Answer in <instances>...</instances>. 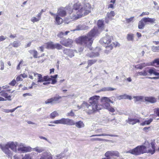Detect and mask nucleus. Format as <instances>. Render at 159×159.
Here are the masks:
<instances>
[{"label": "nucleus", "instance_id": "ea45409f", "mask_svg": "<svg viewBox=\"0 0 159 159\" xmlns=\"http://www.w3.org/2000/svg\"><path fill=\"white\" fill-rule=\"evenodd\" d=\"M62 46L60 44L58 43H54V49H57L58 50H60L62 49Z\"/></svg>", "mask_w": 159, "mask_h": 159}, {"label": "nucleus", "instance_id": "c85d7f7f", "mask_svg": "<svg viewBox=\"0 0 159 159\" xmlns=\"http://www.w3.org/2000/svg\"><path fill=\"white\" fill-rule=\"evenodd\" d=\"M152 121V119H150L148 120H145L144 121L141 123L140 125L141 126H144L146 125H149Z\"/></svg>", "mask_w": 159, "mask_h": 159}, {"label": "nucleus", "instance_id": "7ed1b4c3", "mask_svg": "<svg viewBox=\"0 0 159 159\" xmlns=\"http://www.w3.org/2000/svg\"><path fill=\"white\" fill-rule=\"evenodd\" d=\"M145 146H138L135 148L126 152V153H130L135 156L140 155L145 153H149L153 154L155 152V144L151 142V144L148 141L145 142Z\"/></svg>", "mask_w": 159, "mask_h": 159}, {"label": "nucleus", "instance_id": "37998d69", "mask_svg": "<svg viewBox=\"0 0 159 159\" xmlns=\"http://www.w3.org/2000/svg\"><path fill=\"white\" fill-rule=\"evenodd\" d=\"M112 151H108L106 152L105 156L109 158L111 156H113Z\"/></svg>", "mask_w": 159, "mask_h": 159}, {"label": "nucleus", "instance_id": "39448f33", "mask_svg": "<svg viewBox=\"0 0 159 159\" xmlns=\"http://www.w3.org/2000/svg\"><path fill=\"white\" fill-rule=\"evenodd\" d=\"M20 143L17 142H9L4 145L0 144V148L3 152L7 155V157L11 159L12 158V153L9 149L10 148L13 152H17L18 150L17 147H19Z\"/></svg>", "mask_w": 159, "mask_h": 159}, {"label": "nucleus", "instance_id": "49530a36", "mask_svg": "<svg viewBox=\"0 0 159 159\" xmlns=\"http://www.w3.org/2000/svg\"><path fill=\"white\" fill-rule=\"evenodd\" d=\"M21 159H32L30 154H26Z\"/></svg>", "mask_w": 159, "mask_h": 159}, {"label": "nucleus", "instance_id": "5701e85b", "mask_svg": "<svg viewBox=\"0 0 159 159\" xmlns=\"http://www.w3.org/2000/svg\"><path fill=\"white\" fill-rule=\"evenodd\" d=\"M98 52H91L86 54V56L90 58H94L98 57L99 56Z\"/></svg>", "mask_w": 159, "mask_h": 159}, {"label": "nucleus", "instance_id": "2eb2a0df", "mask_svg": "<svg viewBox=\"0 0 159 159\" xmlns=\"http://www.w3.org/2000/svg\"><path fill=\"white\" fill-rule=\"evenodd\" d=\"M115 15V13L113 11H111L110 12H107L105 19V22L106 23H108L109 20L112 19V18Z\"/></svg>", "mask_w": 159, "mask_h": 159}, {"label": "nucleus", "instance_id": "c756f323", "mask_svg": "<svg viewBox=\"0 0 159 159\" xmlns=\"http://www.w3.org/2000/svg\"><path fill=\"white\" fill-rule=\"evenodd\" d=\"M29 52L31 54L33 55L34 58H37L38 57V52L36 50H31L29 51Z\"/></svg>", "mask_w": 159, "mask_h": 159}, {"label": "nucleus", "instance_id": "f3484780", "mask_svg": "<svg viewBox=\"0 0 159 159\" xmlns=\"http://www.w3.org/2000/svg\"><path fill=\"white\" fill-rule=\"evenodd\" d=\"M97 25L98 26V28L97 27H94V28H97L98 30V35L99 34L100 32L102 30L104 27V24L103 21L102 20H99L98 21Z\"/></svg>", "mask_w": 159, "mask_h": 159}, {"label": "nucleus", "instance_id": "412c9836", "mask_svg": "<svg viewBox=\"0 0 159 159\" xmlns=\"http://www.w3.org/2000/svg\"><path fill=\"white\" fill-rule=\"evenodd\" d=\"M89 29V27L88 26H86L84 24L80 25L77 26L76 29L73 30V31L86 30Z\"/></svg>", "mask_w": 159, "mask_h": 159}, {"label": "nucleus", "instance_id": "c9c22d12", "mask_svg": "<svg viewBox=\"0 0 159 159\" xmlns=\"http://www.w3.org/2000/svg\"><path fill=\"white\" fill-rule=\"evenodd\" d=\"M149 63L151 64L150 65V66H156L155 64H156L157 65H159V58L155 59L152 62H149Z\"/></svg>", "mask_w": 159, "mask_h": 159}, {"label": "nucleus", "instance_id": "b1692460", "mask_svg": "<svg viewBox=\"0 0 159 159\" xmlns=\"http://www.w3.org/2000/svg\"><path fill=\"white\" fill-rule=\"evenodd\" d=\"M55 18V23L56 24L60 25L62 23L63 19L60 16L56 15Z\"/></svg>", "mask_w": 159, "mask_h": 159}, {"label": "nucleus", "instance_id": "4c0bfd02", "mask_svg": "<svg viewBox=\"0 0 159 159\" xmlns=\"http://www.w3.org/2000/svg\"><path fill=\"white\" fill-rule=\"evenodd\" d=\"M97 61L96 59L89 60L88 61V67L91 66L93 64L95 63Z\"/></svg>", "mask_w": 159, "mask_h": 159}, {"label": "nucleus", "instance_id": "09e8293b", "mask_svg": "<svg viewBox=\"0 0 159 159\" xmlns=\"http://www.w3.org/2000/svg\"><path fill=\"white\" fill-rule=\"evenodd\" d=\"M43 82L50 81L52 80V79L50 78L48 75L44 76L43 77Z\"/></svg>", "mask_w": 159, "mask_h": 159}, {"label": "nucleus", "instance_id": "4d7b16f0", "mask_svg": "<svg viewBox=\"0 0 159 159\" xmlns=\"http://www.w3.org/2000/svg\"><path fill=\"white\" fill-rule=\"evenodd\" d=\"M103 139L101 138H91L90 139V141H103Z\"/></svg>", "mask_w": 159, "mask_h": 159}, {"label": "nucleus", "instance_id": "6e6d98bb", "mask_svg": "<svg viewBox=\"0 0 159 159\" xmlns=\"http://www.w3.org/2000/svg\"><path fill=\"white\" fill-rule=\"evenodd\" d=\"M134 17H131L129 18H126L125 20L127 22L129 23L131 21H133V20L134 19Z\"/></svg>", "mask_w": 159, "mask_h": 159}, {"label": "nucleus", "instance_id": "c03bdc74", "mask_svg": "<svg viewBox=\"0 0 159 159\" xmlns=\"http://www.w3.org/2000/svg\"><path fill=\"white\" fill-rule=\"evenodd\" d=\"M61 97L59 95H57L52 98V99H53V102L54 104L56 102L58 101V100L61 99Z\"/></svg>", "mask_w": 159, "mask_h": 159}, {"label": "nucleus", "instance_id": "052dcab7", "mask_svg": "<svg viewBox=\"0 0 159 159\" xmlns=\"http://www.w3.org/2000/svg\"><path fill=\"white\" fill-rule=\"evenodd\" d=\"M149 13L148 12L146 11L145 12H143L142 14L139 16L140 17H142L144 15H148L149 14Z\"/></svg>", "mask_w": 159, "mask_h": 159}, {"label": "nucleus", "instance_id": "de8ad7c7", "mask_svg": "<svg viewBox=\"0 0 159 159\" xmlns=\"http://www.w3.org/2000/svg\"><path fill=\"white\" fill-rule=\"evenodd\" d=\"M122 97H123V99H129L130 100H131L132 99V97L131 96L126 94L122 95Z\"/></svg>", "mask_w": 159, "mask_h": 159}, {"label": "nucleus", "instance_id": "dca6fc26", "mask_svg": "<svg viewBox=\"0 0 159 159\" xmlns=\"http://www.w3.org/2000/svg\"><path fill=\"white\" fill-rule=\"evenodd\" d=\"M145 102L154 103L157 102V98L154 97H145Z\"/></svg>", "mask_w": 159, "mask_h": 159}, {"label": "nucleus", "instance_id": "9b49d317", "mask_svg": "<svg viewBox=\"0 0 159 159\" xmlns=\"http://www.w3.org/2000/svg\"><path fill=\"white\" fill-rule=\"evenodd\" d=\"M70 5L67 7H61L58 9L56 15L61 17H64L66 15V10H70Z\"/></svg>", "mask_w": 159, "mask_h": 159}, {"label": "nucleus", "instance_id": "9d476101", "mask_svg": "<svg viewBox=\"0 0 159 159\" xmlns=\"http://www.w3.org/2000/svg\"><path fill=\"white\" fill-rule=\"evenodd\" d=\"M17 150L22 152H27L32 151V148L30 146L25 147L24 144L20 143L19 147L17 148Z\"/></svg>", "mask_w": 159, "mask_h": 159}, {"label": "nucleus", "instance_id": "20e7f679", "mask_svg": "<svg viewBox=\"0 0 159 159\" xmlns=\"http://www.w3.org/2000/svg\"><path fill=\"white\" fill-rule=\"evenodd\" d=\"M97 28H93L86 35L79 37L76 39V42L82 45H84L89 48L92 50L91 48L90 47L92 44L93 40V38L98 35V33Z\"/></svg>", "mask_w": 159, "mask_h": 159}, {"label": "nucleus", "instance_id": "bf43d9fd", "mask_svg": "<svg viewBox=\"0 0 159 159\" xmlns=\"http://www.w3.org/2000/svg\"><path fill=\"white\" fill-rule=\"evenodd\" d=\"M154 112L157 114V116H159V108L154 109Z\"/></svg>", "mask_w": 159, "mask_h": 159}, {"label": "nucleus", "instance_id": "f257e3e1", "mask_svg": "<svg viewBox=\"0 0 159 159\" xmlns=\"http://www.w3.org/2000/svg\"><path fill=\"white\" fill-rule=\"evenodd\" d=\"M81 6L80 3L78 2L73 5V9L70 8L69 13L70 14V19L73 20H76L90 12L91 7L89 3L85 4L80 8Z\"/></svg>", "mask_w": 159, "mask_h": 159}, {"label": "nucleus", "instance_id": "2f4dec72", "mask_svg": "<svg viewBox=\"0 0 159 159\" xmlns=\"http://www.w3.org/2000/svg\"><path fill=\"white\" fill-rule=\"evenodd\" d=\"M59 116L58 113L56 111H54L51 113L50 115V118L52 119H54L57 116Z\"/></svg>", "mask_w": 159, "mask_h": 159}, {"label": "nucleus", "instance_id": "473e14b6", "mask_svg": "<svg viewBox=\"0 0 159 159\" xmlns=\"http://www.w3.org/2000/svg\"><path fill=\"white\" fill-rule=\"evenodd\" d=\"M20 41H15L12 43H11L10 45L15 48H17L20 45Z\"/></svg>", "mask_w": 159, "mask_h": 159}, {"label": "nucleus", "instance_id": "a211bd4d", "mask_svg": "<svg viewBox=\"0 0 159 159\" xmlns=\"http://www.w3.org/2000/svg\"><path fill=\"white\" fill-rule=\"evenodd\" d=\"M126 122L130 125H134L137 123H139L140 122L139 119L136 118H128L126 120Z\"/></svg>", "mask_w": 159, "mask_h": 159}, {"label": "nucleus", "instance_id": "5fc2aeb1", "mask_svg": "<svg viewBox=\"0 0 159 159\" xmlns=\"http://www.w3.org/2000/svg\"><path fill=\"white\" fill-rule=\"evenodd\" d=\"M113 156H116L119 157L120 156L119 152L116 151H112Z\"/></svg>", "mask_w": 159, "mask_h": 159}, {"label": "nucleus", "instance_id": "680f3d73", "mask_svg": "<svg viewBox=\"0 0 159 159\" xmlns=\"http://www.w3.org/2000/svg\"><path fill=\"white\" fill-rule=\"evenodd\" d=\"M21 76L20 75L19 76H18L16 78V80L17 81H22V79L21 78Z\"/></svg>", "mask_w": 159, "mask_h": 159}, {"label": "nucleus", "instance_id": "72a5a7b5", "mask_svg": "<svg viewBox=\"0 0 159 159\" xmlns=\"http://www.w3.org/2000/svg\"><path fill=\"white\" fill-rule=\"evenodd\" d=\"M69 33V31H66L64 33L63 32H60L57 34V36L60 38H61L63 37L64 35H67Z\"/></svg>", "mask_w": 159, "mask_h": 159}, {"label": "nucleus", "instance_id": "69168bd1", "mask_svg": "<svg viewBox=\"0 0 159 159\" xmlns=\"http://www.w3.org/2000/svg\"><path fill=\"white\" fill-rule=\"evenodd\" d=\"M74 115V113L72 111V110L70 112L68 113H67V115L68 116H73Z\"/></svg>", "mask_w": 159, "mask_h": 159}, {"label": "nucleus", "instance_id": "e433bc0d", "mask_svg": "<svg viewBox=\"0 0 159 159\" xmlns=\"http://www.w3.org/2000/svg\"><path fill=\"white\" fill-rule=\"evenodd\" d=\"M127 39L129 41H133L134 39V34H128L127 36Z\"/></svg>", "mask_w": 159, "mask_h": 159}, {"label": "nucleus", "instance_id": "aec40b11", "mask_svg": "<svg viewBox=\"0 0 159 159\" xmlns=\"http://www.w3.org/2000/svg\"><path fill=\"white\" fill-rule=\"evenodd\" d=\"M63 52L70 57H72L74 56L73 51L70 49L67 48L64 49L63 50Z\"/></svg>", "mask_w": 159, "mask_h": 159}, {"label": "nucleus", "instance_id": "774afa93", "mask_svg": "<svg viewBox=\"0 0 159 159\" xmlns=\"http://www.w3.org/2000/svg\"><path fill=\"white\" fill-rule=\"evenodd\" d=\"M48 157H47V159H52V155L50 153L48 152Z\"/></svg>", "mask_w": 159, "mask_h": 159}, {"label": "nucleus", "instance_id": "0eeeda50", "mask_svg": "<svg viewBox=\"0 0 159 159\" xmlns=\"http://www.w3.org/2000/svg\"><path fill=\"white\" fill-rule=\"evenodd\" d=\"M156 20L155 19L150 18L149 17H144L142 18L138 23V28L140 29H143L148 23H154Z\"/></svg>", "mask_w": 159, "mask_h": 159}, {"label": "nucleus", "instance_id": "a18cd8bd", "mask_svg": "<svg viewBox=\"0 0 159 159\" xmlns=\"http://www.w3.org/2000/svg\"><path fill=\"white\" fill-rule=\"evenodd\" d=\"M108 120L109 121L112 122V123L114 124V125H116L119 122L118 120L115 119V117H114L113 119H112L109 118Z\"/></svg>", "mask_w": 159, "mask_h": 159}, {"label": "nucleus", "instance_id": "0e129e2a", "mask_svg": "<svg viewBox=\"0 0 159 159\" xmlns=\"http://www.w3.org/2000/svg\"><path fill=\"white\" fill-rule=\"evenodd\" d=\"M7 37H5L3 35H2L0 36V42L1 41H2L3 40L6 39Z\"/></svg>", "mask_w": 159, "mask_h": 159}, {"label": "nucleus", "instance_id": "3c124183", "mask_svg": "<svg viewBox=\"0 0 159 159\" xmlns=\"http://www.w3.org/2000/svg\"><path fill=\"white\" fill-rule=\"evenodd\" d=\"M63 153H61L60 154H57L56 156V159H60L64 157V155H63Z\"/></svg>", "mask_w": 159, "mask_h": 159}, {"label": "nucleus", "instance_id": "4468645a", "mask_svg": "<svg viewBox=\"0 0 159 159\" xmlns=\"http://www.w3.org/2000/svg\"><path fill=\"white\" fill-rule=\"evenodd\" d=\"M60 43L66 47L70 46L73 43V40L69 39H63L60 41Z\"/></svg>", "mask_w": 159, "mask_h": 159}, {"label": "nucleus", "instance_id": "6ab92c4d", "mask_svg": "<svg viewBox=\"0 0 159 159\" xmlns=\"http://www.w3.org/2000/svg\"><path fill=\"white\" fill-rule=\"evenodd\" d=\"M149 62H144L141 63L134 66V67L137 69H142L144 67L147 66H150L151 65Z\"/></svg>", "mask_w": 159, "mask_h": 159}, {"label": "nucleus", "instance_id": "f704fd0d", "mask_svg": "<svg viewBox=\"0 0 159 159\" xmlns=\"http://www.w3.org/2000/svg\"><path fill=\"white\" fill-rule=\"evenodd\" d=\"M109 136L111 137H116L117 136V135H115L113 134H94L90 136V137H95V136Z\"/></svg>", "mask_w": 159, "mask_h": 159}, {"label": "nucleus", "instance_id": "e2e57ef3", "mask_svg": "<svg viewBox=\"0 0 159 159\" xmlns=\"http://www.w3.org/2000/svg\"><path fill=\"white\" fill-rule=\"evenodd\" d=\"M16 84V81L15 80H13L9 84L11 86H14Z\"/></svg>", "mask_w": 159, "mask_h": 159}, {"label": "nucleus", "instance_id": "603ef678", "mask_svg": "<svg viewBox=\"0 0 159 159\" xmlns=\"http://www.w3.org/2000/svg\"><path fill=\"white\" fill-rule=\"evenodd\" d=\"M156 70L155 69L153 68H151L148 70V72L150 74H154L155 71Z\"/></svg>", "mask_w": 159, "mask_h": 159}, {"label": "nucleus", "instance_id": "f8f14e48", "mask_svg": "<svg viewBox=\"0 0 159 159\" xmlns=\"http://www.w3.org/2000/svg\"><path fill=\"white\" fill-rule=\"evenodd\" d=\"M112 37L108 35H106L100 40V43H104L108 45L110 44L112 41Z\"/></svg>", "mask_w": 159, "mask_h": 159}, {"label": "nucleus", "instance_id": "f03ea898", "mask_svg": "<svg viewBox=\"0 0 159 159\" xmlns=\"http://www.w3.org/2000/svg\"><path fill=\"white\" fill-rule=\"evenodd\" d=\"M99 98V96L96 95L92 97L89 99V103L83 101L80 106L78 105L77 107L78 109L84 108L88 114H94L101 109L98 102Z\"/></svg>", "mask_w": 159, "mask_h": 159}, {"label": "nucleus", "instance_id": "13d9d810", "mask_svg": "<svg viewBox=\"0 0 159 159\" xmlns=\"http://www.w3.org/2000/svg\"><path fill=\"white\" fill-rule=\"evenodd\" d=\"M0 66H1L0 70H3L4 69V63L2 61H0Z\"/></svg>", "mask_w": 159, "mask_h": 159}, {"label": "nucleus", "instance_id": "6e6552de", "mask_svg": "<svg viewBox=\"0 0 159 159\" xmlns=\"http://www.w3.org/2000/svg\"><path fill=\"white\" fill-rule=\"evenodd\" d=\"M50 123L56 124H61L67 125H71L74 124L73 121L69 118H62L60 120L52 121Z\"/></svg>", "mask_w": 159, "mask_h": 159}, {"label": "nucleus", "instance_id": "58836bf2", "mask_svg": "<svg viewBox=\"0 0 159 159\" xmlns=\"http://www.w3.org/2000/svg\"><path fill=\"white\" fill-rule=\"evenodd\" d=\"M53 100L52 98L48 99L45 101L44 103L46 104H50L51 105H53L54 104Z\"/></svg>", "mask_w": 159, "mask_h": 159}, {"label": "nucleus", "instance_id": "864d4df0", "mask_svg": "<svg viewBox=\"0 0 159 159\" xmlns=\"http://www.w3.org/2000/svg\"><path fill=\"white\" fill-rule=\"evenodd\" d=\"M152 50L154 52H157L159 50V46H153L152 48Z\"/></svg>", "mask_w": 159, "mask_h": 159}, {"label": "nucleus", "instance_id": "423d86ee", "mask_svg": "<svg viewBox=\"0 0 159 159\" xmlns=\"http://www.w3.org/2000/svg\"><path fill=\"white\" fill-rule=\"evenodd\" d=\"M116 98L114 96H112L110 98L107 97H102V98L101 101L102 103V107L105 109H107L109 111L114 112L115 111L114 108L110 105V104L108 102H110L112 103H114L113 101H116Z\"/></svg>", "mask_w": 159, "mask_h": 159}, {"label": "nucleus", "instance_id": "cd10ccee", "mask_svg": "<svg viewBox=\"0 0 159 159\" xmlns=\"http://www.w3.org/2000/svg\"><path fill=\"white\" fill-rule=\"evenodd\" d=\"M136 76H145L148 75L147 72L145 70H144L141 72H137L136 74Z\"/></svg>", "mask_w": 159, "mask_h": 159}, {"label": "nucleus", "instance_id": "338daca9", "mask_svg": "<svg viewBox=\"0 0 159 159\" xmlns=\"http://www.w3.org/2000/svg\"><path fill=\"white\" fill-rule=\"evenodd\" d=\"M114 4H113V3H112V4L111 3V4H109L108 6V8H111L112 9H113L114 7Z\"/></svg>", "mask_w": 159, "mask_h": 159}, {"label": "nucleus", "instance_id": "a19ab883", "mask_svg": "<svg viewBox=\"0 0 159 159\" xmlns=\"http://www.w3.org/2000/svg\"><path fill=\"white\" fill-rule=\"evenodd\" d=\"M48 152H46L43 153L40 159H46L48 157Z\"/></svg>", "mask_w": 159, "mask_h": 159}, {"label": "nucleus", "instance_id": "ddd939ff", "mask_svg": "<svg viewBox=\"0 0 159 159\" xmlns=\"http://www.w3.org/2000/svg\"><path fill=\"white\" fill-rule=\"evenodd\" d=\"M119 46H120V44L118 42H113L110 45L106 47V49L105 51V52L107 54H108L112 49L113 47H117Z\"/></svg>", "mask_w": 159, "mask_h": 159}, {"label": "nucleus", "instance_id": "1a4fd4ad", "mask_svg": "<svg viewBox=\"0 0 159 159\" xmlns=\"http://www.w3.org/2000/svg\"><path fill=\"white\" fill-rule=\"evenodd\" d=\"M33 75L35 77L38 78V80L37 81L38 83L43 82V77L41 74L35 73L33 71L29 72V78L31 80L33 79Z\"/></svg>", "mask_w": 159, "mask_h": 159}, {"label": "nucleus", "instance_id": "bb28decb", "mask_svg": "<svg viewBox=\"0 0 159 159\" xmlns=\"http://www.w3.org/2000/svg\"><path fill=\"white\" fill-rule=\"evenodd\" d=\"M44 151V149L43 148L37 146L34 148H32V151H35L38 153H41Z\"/></svg>", "mask_w": 159, "mask_h": 159}, {"label": "nucleus", "instance_id": "7c9ffc66", "mask_svg": "<svg viewBox=\"0 0 159 159\" xmlns=\"http://www.w3.org/2000/svg\"><path fill=\"white\" fill-rule=\"evenodd\" d=\"M116 89L113 88L111 87H104L102 88L101 89V91H112L116 90Z\"/></svg>", "mask_w": 159, "mask_h": 159}, {"label": "nucleus", "instance_id": "393cba45", "mask_svg": "<svg viewBox=\"0 0 159 159\" xmlns=\"http://www.w3.org/2000/svg\"><path fill=\"white\" fill-rule=\"evenodd\" d=\"M133 98L134 99V101L135 102L138 101L145 102V97L144 96H135L133 97Z\"/></svg>", "mask_w": 159, "mask_h": 159}, {"label": "nucleus", "instance_id": "a878e982", "mask_svg": "<svg viewBox=\"0 0 159 159\" xmlns=\"http://www.w3.org/2000/svg\"><path fill=\"white\" fill-rule=\"evenodd\" d=\"M54 43L52 42H50L46 43V48L47 49H54Z\"/></svg>", "mask_w": 159, "mask_h": 159}, {"label": "nucleus", "instance_id": "79ce46f5", "mask_svg": "<svg viewBox=\"0 0 159 159\" xmlns=\"http://www.w3.org/2000/svg\"><path fill=\"white\" fill-rule=\"evenodd\" d=\"M0 95L5 97V98L7 99L8 100L11 101V97L10 95H8V94L7 93H2L0 94Z\"/></svg>", "mask_w": 159, "mask_h": 159}, {"label": "nucleus", "instance_id": "4be33fe9", "mask_svg": "<svg viewBox=\"0 0 159 159\" xmlns=\"http://www.w3.org/2000/svg\"><path fill=\"white\" fill-rule=\"evenodd\" d=\"M71 120L73 121L74 124L73 125H70L71 126L75 125V126L78 128H81L84 126V125L82 121H79L75 123L73 120L71 119Z\"/></svg>", "mask_w": 159, "mask_h": 159}, {"label": "nucleus", "instance_id": "8fccbe9b", "mask_svg": "<svg viewBox=\"0 0 159 159\" xmlns=\"http://www.w3.org/2000/svg\"><path fill=\"white\" fill-rule=\"evenodd\" d=\"M39 20V19L36 17H33L31 19V21L33 23L38 22Z\"/></svg>", "mask_w": 159, "mask_h": 159}]
</instances>
